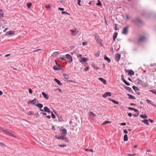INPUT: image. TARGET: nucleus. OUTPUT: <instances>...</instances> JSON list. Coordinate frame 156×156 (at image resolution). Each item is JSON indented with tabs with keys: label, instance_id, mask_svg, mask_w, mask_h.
<instances>
[{
	"label": "nucleus",
	"instance_id": "obj_14",
	"mask_svg": "<svg viewBox=\"0 0 156 156\" xmlns=\"http://www.w3.org/2000/svg\"><path fill=\"white\" fill-rule=\"evenodd\" d=\"M44 111L46 112H48L49 113H50L51 112L50 109L47 107H44Z\"/></svg>",
	"mask_w": 156,
	"mask_h": 156
},
{
	"label": "nucleus",
	"instance_id": "obj_30",
	"mask_svg": "<svg viewBox=\"0 0 156 156\" xmlns=\"http://www.w3.org/2000/svg\"><path fill=\"white\" fill-rule=\"evenodd\" d=\"M118 35V33L116 32H115V33L114 35L113 36V39L114 41L115 40V39L117 38V37Z\"/></svg>",
	"mask_w": 156,
	"mask_h": 156
},
{
	"label": "nucleus",
	"instance_id": "obj_39",
	"mask_svg": "<svg viewBox=\"0 0 156 156\" xmlns=\"http://www.w3.org/2000/svg\"><path fill=\"white\" fill-rule=\"evenodd\" d=\"M96 5H101L102 4L100 0H98V2L97 3Z\"/></svg>",
	"mask_w": 156,
	"mask_h": 156
},
{
	"label": "nucleus",
	"instance_id": "obj_22",
	"mask_svg": "<svg viewBox=\"0 0 156 156\" xmlns=\"http://www.w3.org/2000/svg\"><path fill=\"white\" fill-rule=\"evenodd\" d=\"M142 122L147 125H149L147 119H144L142 121Z\"/></svg>",
	"mask_w": 156,
	"mask_h": 156
},
{
	"label": "nucleus",
	"instance_id": "obj_62",
	"mask_svg": "<svg viewBox=\"0 0 156 156\" xmlns=\"http://www.w3.org/2000/svg\"><path fill=\"white\" fill-rule=\"evenodd\" d=\"M121 77L122 80L123 81V80H125L124 79L123 76V75H122L121 76Z\"/></svg>",
	"mask_w": 156,
	"mask_h": 156
},
{
	"label": "nucleus",
	"instance_id": "obj_7",
	"mask_svg": "<svg viewBox=\"0 0 156 156\" xmlns=\"http://www.w3.org/2000/svg\"><path fill=\"white\" fill-rule=\"evenodd\" d=\"M89 113L91 118L93 120L94 119V117H96V115L92 112H89Z\"/></svg>",
	"mask_w": 156,
	"mask_h": 156
},
{
	"label": "nucleus",
	"instance_id": "obj_3",
	"mask_svg": "<svg viewBox=\"0 0 156 156\" xmlns=\"http://www.w3.org/2000/svg\"><path fill=\"white\" fill-rule=\"evenodd\" d=\"M129 26V25L127 26L126 27L124 28L123 29L122 33L126 35L128 33V29Z\"/></svg>",
	"mask_w": 156,
	"mask_h": 156
},
{
	"label": "nucleus",
	"instance_id": "obj_8",
	"mask_svg": "<svg viewBox=\"0 0 156 156\" xmlns=\"http://www.w3.org/2000/svg\"><path fill=\"white\" fill-rule=\"evenodd\" d=\"M66 59L68 58L69 60V63L73 61L72 58V56L69 54H67L66 55Z\"/></svg>",
	"mask_w": 156,
	"mask_h": 156
},
{
	"label": "nucleus",
	"instance_id": "obj_49",
	"mask_svg": "<svg viewBox=\"0 0 156 156\" xmlns=\"http://www.w3.org/2000/svg\"><path fill=\"white\" fill-rule=\"evenodd\" d=\"M147 103H150V104H152V101H151V100H149V99H147Z\"/></svg>",
	"mask_w": 156,
	"mask_h": 156
},
{
	"label": "nucleus",
	"instance_id": "obj_26",
	"mask_svg": "<svg viewBox=\"0 0 156 156\" xmlns=\"http://www.w3.org/2000/svg\"><path fill=\"white\" fill-rule=\"evenodd\" d=\"M132 88L133 90L136 92H137V91L139 90V89L135 86H133Z\"/></svg>",
	"mask_w": 156,
	"mask_h": 156
},
{
	"label": "nucleus",
	"instance_id": "obj_33",
	"mask_svg": "<svg viewBox=\"0 0 156 156\" xmlns=\"http://www.w3.org/2000/svg\"><path fill=\"white\" fill-rule=\"evenodd\" d=\"M123 82L125 83L127 86H129L130 84L128 82L125 80H123Z\"/></svg>",
	"mask_w": 156,
	"mask_h": 156
},
{
	"label": "nucleus",
	"instance_id": "obj_13",
	"mask_svg": "<svg viewBox=\"0 0 156 156\" xmlns=\"http://www.w3.org/2000/svg\"><path fill=\"white\" fill-rule=\"evenodd\" d=\"M98 79L101 80L104 84H106L107 81L105 79L101 78H99Z\"/></svg>",
	"mask_w": 156,
	"mask_h": 156
},
{
	"label": "nucleus",
	"instance_id": "obj_64",
	"mask_svg": "<svg viewBox=\"0 0 156 156\" xmlns=\"http://www.w3.org/2000/svg\"><path fill=\"white\" fill-rule=\"evenodd\" d=\"M156 65V64H151L150 65V66L151 67L153 66H155Z\"/></svg>",
	"mask_w": 156,
	"mask_h": 156
},
{
	"label": "nucleus",
	"instance_id": "obj_23",
	"mask_svg": "<svg viewBox=\"0 0 156 156\" xmlns=\"http://www.w3.org/2000/svg\"><path fill=\"white\" fill-rule=\"evenodd\" d=\"M109 99L110 101H112V102H113L115 104H119V102L117 101H116L112 99L111 98H109Z\"/></svg>",
	"mask_w": 156,
	"mask_h": 156
},
{
	"label": "nucleus",
	"instance_id": "obj_11",
	"mask_svg": "<svg viewBox=\"0 0 156 156\" xmlns=\"http://www.w3.org/2000/svg\"><path fill=\"white\" fill-rule=\"evenodd\" d=\"M145 38H146L144 36H142L138 39V42L140 43L141 42L144 41L145 39Z\"/></svg>",
	"mask_w": 156,
	"mask_h": 156
},
{
	"label": "nucleus",
	"instance_id": "obj_40",
	"mask_svg": "<svg viewBox=\"0 0 156 156\" xmlns=\"http://www.w3.org/2000/svg\"><path fill=\"white\" fill-rule=\"evenodd\" d=\"M27 114L28 115H33L34 113L32 111H30V112H28Z\"/></svg>",
	"mask_w": 156,
	"mask_h": 156
},
{
	"label": "nucleus",
	"instance_id": "obj_46",
	"mask_svg": "<svg viewBox=\"0 0 156 156\" xmlns=\"http://www.w3.org/2000/svg\"><path fill=\"white\" fill-rule=\"evenodd\" d=\"M62 14H67L68 15H69V14L67 12H66L65 11H62Z\"/></svg>",
	"mask_w": 156,
	"mask_h": 156
},
{
	"label": "nucleus",
	"instance_id": "obj_12",
	"mask_svg": "<svg viewBox=\"0 0 156 156\" xmlns=\"http://www.w3.org/2000/svg\"><path fill=\"white\" fill-rule=\"evenodd\" d=\"M42 94L46 100L48 99L49 97L48 94H46L44 92H42Z\"/></svg>",
	"mask_w": 156,
	"mask_h": 156
},
{
	"label": "nucleus",
	"instance_id": "obj_59",
	"mask_svg": "<svg viewBox=\"0 0 156 156\" xmlns=\"http://www.w3.org/2000/svg\"><path fill=\"white\" fill-rule=\"evenodd\" d=\"M120 125H123V126H125L126 125V124L125 122L122 123L120 124Z\"/></svg>",
	"mask_w": 156,
	"mask_h": 156
},
{
	"label": "nucleus",
	"instance_id": "obj_53",
	"mask_svg": "<svg viewBox=\"0 0 156 156\" xmlns=\"http://www.w3.org/2000/svg\"><path fill=\"white\" fill-rule=\"evenodd\" d=\"M89 69V68L88 67H86V68H85L84 69V70L85 71H86L88 70Z\"/></svg>",
	"mask_w": 156,
	"mask_h": 156
},
{
	"label": "nucleus",
	"instance_id": "obj_44",
	"mask_svg": "<svg viewBox=\"0 0 156 156\" xmlns=\"http://www.w3.org/2000/svg\"><path fill=\"white\" fill-rule=\"evenodd\" d=\"M139 115V113H136V114L133 115L134 117H137Z\"/></svg>",
	"mask_w": 156,
	"mask_h": 156
},
{
	"label": "nucleus",
	"instance_id": "obj_18",
	"mask_svg": "<svg viewBox=\"0 0 156 156\" xmlns=\"http://www.w3.org/2000/svg\"><path fill=\"white\" fill-rule=\"evenodd\" d=\"M4 16V14L3 11L0 8V18H2Z\"/></svg>",
	"mask_w": 156,
	"mask_h": 156
},
{
	"label": "nucleus",
	"instance_id": "obj_16",
	"mask_svg": "<svg viewBox=\"0 0 156 156\" xmlns=\"http://www.w3.org/2000/svg\"><path fill=\"white\" fill-rule=\"evenodd\" d=\"M37 100L36 98H35L33 100H31L29 101V103H30L33 104L35 105V103L37 101Z\"/></svg>",
	"mask_w": 156,
	"mask_h": 156
},
{
	"label": "nucleus",
	"instance_id": "obj_21",
	"mask_svg": "<svg viewBox=\"0 0 156 156\" xmlns=\"http://www.w3.org/2000/svg\"><path fill=\"white\" fill-rule=\"evenodd\" d=\"M35 105L37 106L39 108L41 109L43 107V105L40 103H38L37 105Z\"/></svg>",
	"mask_w": 156,
	"mask_h": 156
},
{
	"label": "nucleus",
	"instance_id": "obj_54",
	"mask_svg": "<svg viewBox=\"0 0 156 156\" xmlns=\"http://www.w3.org/2000/svg\"><path fill=\"white\" fill-rule=\"evenodd\" d=\"M67 81H69V82L74 83H76V82H75L74 81H73V80H68Z\"/></svg>",
	"mask_w": 156,
	"mask_h": 156
},
{
	"label": "nucleus",
	"instance_id": "obj_20",
	"mask_svg": "<svg viewBox=\"0 0 156 156\" xmlns=\"http://www.w3.org/2000/svg\"><path fill=\"white\" fill-rule=\"evenodd\" d=\"M104 59L105 60L107 61L108 62H111L110 59L108 58L106 55H105L104 56Z\"/></svg>",
	"mask_w": 156,
	"mask_h": 156
},
{
	"label": "nucleus",
	"instance_id": "obj_50",
	"mask_svg": "<svg viewBox=\"0 0 156 156\" xmlns=\"http://www.w3.org/2000/svg\"><path fill=\"white\" fill-rule=\"evenodd\" d=\"M136 155V154H127V155L128 156H134Z\"/></svg>",
	"mask_w": 156,
	"mask_h": 156
},
{
	"label": "nucleus",
	"instance_id": "obj_29",
	"mask_svg": "<svg viewBox=\"0 0 156 156\" xmlns=\"http://www.w3.org/2000/svg\"><path fill=\"white\" fill-rule=\"evenodd\" d=\"M140 116L142 118H147V117L146 114H144V115H141Z\"/></svg>",
	"mask_w": 156,
	"mask_h": 156
},
{
	"label": "nucleus",
	"instance_id": "obj_41",
	"mask_svg": "<svg viewBox=\"0 0 156 156\" xmlns=\"http://www.w3.org/2000/svg\"><path fill=\"white\" fill-rule=\"evenodd\" d=\"M58 146L60 147H65L66 146V144H63L59 145Z\"/></svg>",
	"mask_w": 156,
	"mask_h": 156
},
{
	"label": "nucleus",
	"instance_id": "obj_32",
	"mask_svg": "<svg viewBox=\"0 0 156 156\" xmlns=\"http://www.w3.org/2000/svg\"><path fill=\"white\" fill-rule=\"evenodd\" d=\"M149 91L151 92L153 94L156 95V90H149Z\"/></svg>",
	"mask_w": 156,
	"mask_h": 156
},
{
	"label": "nucleus",
	"instance_id": "obj_19",
	"mask_svg": "<svg viewBox=\"0 0 156 156\" xmlns=\"http://www.w3.org/2000/svg\"><path fill=\"white\" fill-rule=\"evenodd\" d=\"M54 80L58 83V84L59 85H62V83L58 79H55Z\"/></svg>",
	"mask_w": 156,
	"mask_h": 156
},
{
	"label": "nucleus",
	"instance_id": "obj_51",
	"mask_svg": "<svg viewBox=\"0 0 156 156\" xmlns=\"http://www.w3.org/2000/svg\"><path fill=\"white\" fill-rule=\"evenodd\" d=\"M81 0H78L77 1V4L80 6L81 5L80 4Z\"/></svg>",
	"mask_w": 156,
	"mask_h": 156
},
{
	"label": "nucleus",
	"instance_id": "obj_43",
	"mask_svg": "<svg viewBox=\"0 0 156 156\" xmlns=\"http://www.w3.org/2000/svg\"><path fill=\"white\" fill-rule=\"evenodd\" d=\"M100 55V52H97L95 54V55L96 57H98Z\"/></svg>",
	"mask_w": 156,
	"mask_h": 156
},
{
	"label": "nucleus",
	"instance_id": "obj_9",
	"mask_svg": "<svg viewBox=\"0 0 156 156\" xmlns=\"http://www.w3.org/2000/svg\"><path fill=\"white\" fill-rule=\"evenodd\" d=\"M111 95V93L110 92H106L104 93L102 96L103 98H106L108 96H110Z\"/></svg>",
	"mask_w": 156,
	"mask_h": 156
},
{
	"label": "nucleus",
	"instance_id": "obj_47",
	"mask_svg": "<svg viewBox=\"0 0 156 156\" xmlns=\"http://www.w3.org/2000/svg\"><path fill=\"white\" fill-rule=\"evenodd\" d=\"M51 116L52 118L53 119H55L56 117L55 115L53 114V113L52 112H51Z\"/></svg>",
	"mask_w": 156,
	"mask_h": 156
},
{
	"label": "nucleus",
	"instance_id": "obj_42",
	"mask_svg": "<svg viewBox=\"0 0 156 156\" xmlns=\"http://www.w3.org/2000/svg\"><path fill=\"white\" fill-rule=\"evenodd\" d=\"M118 25L117 24H115V29L116 30H119V28L118 27Z\"/></svg>",
	"mask_w": 156,
	"mask_h": 156
},
{
	"label": "nucleus",
	"instance_id": "obj_25",
	"mask_svg": "<svg viewBox=\"0 0 156 156\" xmlns=\"http://www.w3.org/2000/svg\"><path fill=\"white\" fill-rule=\"evenodd\" d=\"M127 95L129 96V98L131 99H135V98L130 94H127Z\"/></svg>",
	"mask_w": 156,
	"mask_h": 156
},
{
	"label": "nucleus",
	"instance_id": "obj_61",
	"mask_svg": "<svg viewBox=\"0 0 156 156\" xmlns=\"http://www.w3.org/2000/svg\"><path fill=\"white\" fill-rule=\"evenodd\" d=\"M41 49H37V50H34L33 51V52H36V51H37L39 50H41Z\"/></svg>",
	"mask_w": 156,
	"mask_h": 156
},
{
	"label": "nucleus",
	"instance_id": "obj_1",
	"mask_svg": "<svg viewBox=\"0 0 156 156\" xmlns=\"http://www.w3.org/2000/svg\"><path fill=\"white\" fill-rule=\"evenodd\" d=\"M2 130L4 133L7 135H9L11 136H13L15 138H16L17 136L14 135L12 131H9L7 129H4V128H2Z\"/></svg>",
	"mask_w": 156,
	"mask_h": 156
},
{
	"label": "nucleus",
	"instance_id": "obj_36",
	"mask_svg": "<svg viewBox=\"0 0 156 156\" xmlns=\"http://www.w3.org/2000/svg\"><path fill=\"white\" fill-rule=\"evenodd\" d=\"M32 5V4L31 3H29L27 4V6L28 8H30Z\"/></svg>",
	"mask_w": 156,
	"mask_h": 156
},
{
	"label": "nucleus",
	"instance_id": "obj_17",
	"mask_svg": "<svg viewBox=\"0 0 156 156\" xmlns=\"http://www.w3.org/2000/svg\"><path fill=\"white\" fill-rule=\"evenodd\" d=\"M120 58V55L119 54H116L115 55V59L117 61H119Z\"/></svg>",
	"mask_w": 156,
	"mask_h": 156
},
{
	"label": "nucleus",
	"instance_id": "obj_38",
	"mask_svg": "<svg viewBox=\"0 0 156 156\" xmlns=\"http://www.w3.org/2000/svg\"><path fill=\"white\" fill-rule=\"evenodd\" d=\"M53 69L55 70H58L59 69V68L56 66H54Z\"/></svg>",
	"mask_w": 156,
	"mask_h": 156
},
{
	"label": "nucleus",
	"instance_id": "obj_15",
	"mask_svg": "<svg viewBox=\"0 0 156 156\" xmlns=\"http://www.w3.org/2000/svg\"><path fill=\"white\" fill-rule=\"evenodd\" d=\"M14 31H9L7 32L5 34L6 35H10L12 34H14Z\"/></svg>",
	"mask_w": 156,
	"mask_h": 156
},
{
	"label": "nucleus",
	"instance_id": "obj_58",
	"mask_svg": "<svg viewBox=\"0 0 156 156\" xmlns=\"http://www.w3.org/2000/svg\"><path fill=\"white\" fill-rule=\"evenodd\" d=\"M82 43H83V45H87V42H83Z\"/></svg>",
	"mask_w": 156,
	"mask_h": 156
},
{
	"label": "nucleus",
	"instance_id": "obj_31",
	"mask_svg": "<svg viewBox=\"0 0 156 156\" xmlns=\"http://www.w3.org/2000/svg\"><path fill=\"white\" fill-rule=\"evenodd\" d=\"M63 76H64V78L66 79H68L69 78V76L68 75L65 74H63Z\"/></svg>",
	"mask_w": 156,
	"mask_h": 156
},
{
	"label": "nucleus",
	"instance_id": "obj_60",
	"mask_svg": "<svg viewBox=\"0 0 156 156\" xmlns=\"http://www.w3.org/2000/svg\"><path fill=\"white\" fill-rule=\"evenodd\" d=\"M123 132L124 133H125L126 134H127L128 133V131H127L126 129H124L123 130Z\"/></svg>",
	"mask_w": 156,
	"mask_h": 156
},
{
	"label": "nucleus",
	"instance_id": "obj_63",
	"mask_svg": "<svg viewBox=\"0 0 156 156\" xmlns=\"http://www.w3.org/2000/svg\"><path fill=\"white\" fill-rule=\"evenodd\" d=\"M132 115V114L131 113H129L128 114V115L130 117H131Z\"/></svg>",
	"mask_w": 156,
	"mask_h": 156
},
{
	"label": "nucleus",
	"instance_id": "obj_37",
	"mask_svg": "<svg viewBox=\"0 0 156 156\" xmlns=\"http://www.w3.org/2000/svg\"><path fill=\"white\" fill-rule=\"evenodd\" d=\"M111 122L109 121H105L103 123H102V125H105V124H106L107 123H110Z\"/></svg>",
	"mask_w": 156,
	"mask_h": 156
},
{
	"label": "nucleus",
	"instance_id": "obj_10",
	"mask_svg": "<svg viewBox=\"0 0 156 156\" xmlns=\"http://www.w3.org/2000/svg\"><path fill=\"white\" fill-rule=\"evenodd\" d=\"M88 60V59L87 58L83 57L81 58V59L80 60V62L82 63V62H85Z\"/></svg>",
	"mask_w": 156,
	"mask_h": 156
},
{
	"label": "nucleus",
	"instance_id": "obj_34",
	"mask_svg": "<svg viewBox=\"0 0 156 156\" xmlns=\"http://www.w3.org/2000/svg\"><path fill=\"white\" fill-rule=\"evenodd\" d=\"M84 150L87 151H90L91 152H93V150L92 149H85Z\"/></svg>",
	"mask_w": 156,
	"mask_h": 156
},
{
	"label": "nucleus",
	"instance_id": "obj_27",
	"mask_svg": "<svg viewBox=\"0 0 156 156\" xmlns=\"http://www.w3.org/2000/svg\"><path fill=\"white\" fill-rule=\"evenodd\" d=\"M134 72L132 70H130L129 71L128 74L130 75H133L134 74Z\"/></svg>",
	"mask_w": 156,
	"mask_h": 156
},
{
	"label": "nucleus",
	"instance_id": "obj_5",
	"mask_svg": "<svg viewBox=\"0 0 156 156\" xmlns=\"http://www.w3.org/2000/svg\"><path fill=\"white\" fill-rule=\"evenodd\" d=\"M55 137L57 139L62 140H65L66 139V136L64 135L59 136H56Z\"/></svg>",
	"mask_w": 156,
	"mask_h": 156
},
{
	"label": "nucleus",
	"instance_id": "obj_52",
	"mask_svg": "<svg viewBox=\"0 0 156 156\" xmlns=\"http://www.w3.org/2000/svg\"><path fill=\"white\" fill-rule=\"evenodd\" d=\"M29 93L30 94H32V92H33V91H32V89L30 88L29 89Z\"/></svg>",
	"mask_w": 156,
	"mask_h": 156
},
{
	"label": "nucleus",
	"instance_id": "obj_4",
	"mask_svg": "<svg viewBox=\"0 0 156 156\" xmlns=\"http://www.w3.org/2000/svg\"><path fill=\"white\" fill-rule=\"evenodd\" d=\"M70 31H71V34L73 36L76 35L78 32V31L77 30L76 28H75L73 30H71Z\"/></svg>",
	"mask_w": 156,
	"mask_h": 156
},
{
	"label": "nucleus",
	"instance_id": "obj_2",
	"mask_svg": "<svg viewBox=\"0 0 156 156\" xmlns=\"http://www.w3.org/2000/svg\"><path fill=\"white\" fill-rule=\"evenodd\" d=\"M60 132L61 134H64V135L66 136L67 134V131L66 129H60Z\"/></svg>",
	"mask_w": 156,
	"mask_h": 156
},
{
	"label": "nucleus",
	"instance_id": "obj_6",
	"mask_svg": "<svg viewBox=\"0 0 156 156\" xmlns=\"http://www.w3.org/2000/svg\"><path fill=\"white\" fill-rule=\"evenodd\" d=\"M137 83L140 85L142 86H145L146 85L145 83L141 80L138 79L137 80Z\"/></svg>",
	"mask_w": 156,
	"mask_h": 156
},
{
	"label": "nucleus",
	"instance_id": "obj_24",
	"mask_svg": "<svg viewBox=\"0 0 156 156\" xmlns=\"http://www.w3.org/2000/svg\"><path fill=\"white\" fill-rule=\"evenodd\" d=\"M123 140L124 141H126L128 140V138L126 134H125L124 136Z\"/></svg>",
	"mask_w": 156,
	"mask_h": 156
},
{
	"label": "nucleus",
	"instance_id": "obj_45",
	"mask_svg": "<svg viewBox=\"0 0 156 156\" xmlns=\"http://www.w3.org/2000/svg\"><path fill=\"white\" fill-rule=\"evenodd\" d=\"M60 58L64 61L66 60V57H61Z\"/></svg>",
	"mask_w": 156,
	"mask_h": 156
},
{
	"label": "nucleus",
	"instance_id": "obj_55",
	"mask_svg": "<svg viewBox=\"0 0 156 156\" xmlns=\"http://www.w3.org/2000/svg\"><path fill=\"white\" fill-rule=\"evenodd\" d=\"M136 113H139V111L136 109L134 108L133 110Z\"/></svg>",
	"mask_w": 156,
	"mask_h": 156
},
{
	"label": "nucleus",
	"instance_id": "obj_57",
	"mask_svg": "<svg viewBox=\"0 0 156 156\" xmlns=\"http://www.w3.org/2000/svg\"><path fill=\"white\" fill-rule=\"evenodd\" d=\"M58 9L59 10H60L61 11H63L64 10V9L63 8H60V7H59L58 8Z\"/></svg>",
	"mask_w": 156,
	"mask_h": 156
},
{
	"label": "nucleus",
	"instance_id": "obj_48",
	"mask_svg": "<svg viewBox=\"0 0 156 156\" xmlns=\"http://www.w3.org/2000/svg\"><path fill=\"white\" fill-rule=\"evenodd\" d=\"M0 145L3 147H6V145L2 142H0Z\"/></svg>",
	"mask_w": 156,
	"mask_h": 156
},
{
	"label": "nucleus",
	"instance_id": "obj_28",
	"mask_svg": "<svg viewBox=\"0 0 156 156\" xmlns=\"http://www.w3.org/2000/svg\"><path fill=\"white\" fill-rule=\"evenodd\" d=\"M133 22H137L138 23H140L141 22V20L138 18H136L133 20Z\"/></svg>",
	"mask_w": 156,
	"mask_h": 156
},
{
	"label": "nucleus",
	"instance_id": "obj_56",
	"mask_svg": "<svg viewBox=\"0 0 156 156\" xmlns=\"http://www.w3.org/2000/svg\"><path fill=\"white\" fill-rule=\"evenodd\" d=\"M78 58H82V55L81 54H79L77 55Z\"/></svg>",
	"mask_w": 156,
	"mask_h": 156
},
{
	"label": "nucleus",
	"instance_id": "obj_35",
	"mask_svg": "<svg viewBox=\"0 0 156 156\" xmlns=\"http://www.w3.org/2000/svg\"><path fill=\"white\" fill-rule=\"evenodd\" d=\"M125 88L126 90H129V91H130L131 90H132V89L130 87H127V86H126L125 87Z\"/></svg>",
	"mask_w": 156,
	"mask_h": 156
}]
</instances>
